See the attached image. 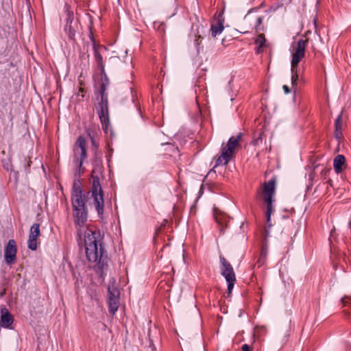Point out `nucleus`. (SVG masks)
<instances>
[{
    "instance_id": "19",
    "label": "nucleus",
    "mask_w": 351,
    "mask_h": 351,
    "mask_svg": "<svg viewBox=\"0 0 351 351\" xmlns=\"http://www.w3.org/2000/svg\"><path fill=\"white\" fill-rule=\"evenodd\" d=\"M265 35L263 34H258L255 40V43L258 45V47L256 48V53H260L263 51V47L265 46Z\"/></svg>"
},
{
    "instance_id": "37",
    "label": "nucleus",
    "mask_w": 351,
    "mask_h": 351,
    "mask_svg": "<svg viewBox=\"0 0 351 351\" xmlns=\"http://www.w3.org/2000/svg\"><path fill=\"white\" fill-rule=\"evenodd\" d=\"M282 88H283L285 93H287V94H288V93H289L291 92V89L287 85H284Z\"/></svg>"
},
{
    "instance_id": "25",
    "label": "nucleus",
    "mask_w": 351,
    "mask_h": 351,
    "mask_svg": "<svg viewBox=\"0 0 351 351\" xmlns=\"http://www.w3.org/2000/svg\"><path fill=\"white\" fill-rule=\"evenodd\" d=\"M263 132H259L258 133H256L254 136V139L252 141V144L254 146L259 145L263 142Z\"/></svg>"
},
{
    "instance_id": "14",
    "label": "nucleus",
    "mask_w": 351,
    "mask_h": 351,
    "mask_svg": "<svg viewBox=\"0 0 351 351\" xmlns=\"http://www.w3.org/2000/svg\"><path fill=\"white\" fill-rule=\"evenodd\" d=\"M71 199H86L85 195L82 192V183L80 179H75L73 181L71 192Z\"/></svg>"
},
{
    "instance_id": "38",
    "label": "nucleus",
    "mask_w": 351,
    "mask_h": 351,
    "mask_svg": "<svg viewBox=\"0 0 351 351\" xmlns=\"http://www.w3.org/2000/svg\"><path fill=\"white\" fill-rule=\"evenodd\" d=\"M328 171H329V170H328V169H323V170H322V173H323L324 175H326V174L327 173V172H328Z\"/></svg>"
},
{
    "instance_id": "18",
    "label": "nucleus",
    "mask_w": 351,
    "mask_h": 351,
    "mask_svg": "<svg viewBox=\"0 0 351 351\" xmlns=\"http://www.w3.org/2000/svg\"><path fill=\"white\" fill-rule=\"evenodd\" d=\"M342 114L343 112H341L335 121V136L337 139H340L342 136V125H343V120H342Z\"/></svg>"
},
{
    "instance_id": "32",
    "label": "nucleus",
    "mask_w": 351,
    "mask_h": 351,
    "mask_svg": "<svg viewBox=\"0 0 351 351\" xmlns=\"http://www.w3.org/2000/svg\"><path fill=\"white\" fill-rule=\"evenodd\" d=\"M341 302L344 306H348V305L351 306V301H350V297L345 296V297L342 298Z\"/></svg>"
},
{
    "instance_id": "29",
    "label": "nucleus",
    "mask_w": 351,
    "mask_h": 351,
    "mask_svg": "<svg viewBox=\"0 0 351 351\" xmlns=\"http://www.w3.org/2000/svg\"><path fill=\"white\" fill-rule=\"evenodd\" d=\"M28 247L32 250H36L37 249V238L29 237Z\"/></svg>"
},
{
    "instance_id": "16",
    "label": "nucleus",
    "mask_w": 351,
    "mask_h": 351,
    "mask_svg": "<svg viewBox=\"0 0 351 351\" xmlns=\"http://www.w3.org/2000/svg\"><path fill=\"white\" fill-rule=\"evenodd\" d=\"M101 83L99 86V93L100 95V99L108 100V93H106L108 86L109 84V80L107 77L106 73L101 74Z\"/></svg>"
},
{
    "instance_id": "40",
    "label": "nucleus",
    "mask_w": 351,
    "mask_h": 351,
    "mask_svg": "<svg viewBox=\"0 0 351 351\" xmlns=\"http://www.w3.org/2000/svg\"><path fill=\"white\" fill-rule=\"evenodd\" d=\"M343 312H344L345 315H346L349 314V313L346 311H344Z\"/></svg>"
},
{
    "instance_id": "20",
    "label": "nucleus",
    "mask_w": 351,
    "mask_h": 351,
    "mask_svg": "<svg viewBox=\"0 0 351 351\" xmlns=\"http://www.w3.org/2000/svg\"><path fill=\"white\" fill-rule=\"evenodd\" d=\"M109 304V312L112 314H114L119 307V298H112L108 299Z\"/></svg>"
},
{
    "instance_id": "26",
    "label": "nucleus",
    "mask_w": 351,
    "mask_h": 351,
    "mask_svg": "<svg viewBox=\"0 0 351 351\" xmlns=\"http://www.w3.org/2000/svg\"><path fill=\"white\" fill-rule=\"evenodd\" d=\"M263 16H258L256 19V24L254 26L256 32H258L260 31L264 30V26L263 25Z\"/></svg>"
},
{
    "instance_id": "3",
    "label": "nucleus",
    "mask_w": 351,
    "mask_h": 351,
    "mask_svg": "<svg viewBox=\"0 0 351 351\" xmlns=\"http://www.w3.org/2000/svg\"><path fill=\"white\" fill-rule=\"evenodd\" d=\"M308 43V38H300L297 41L295 47H293V52L292 53V59L291 62L292 73L291 84L293 86L297 85L298 80V64L305 56L306 48Z\"/></svg>"
},
{
    "instance_id": "33",
    "label": "nucleus",
    "mask_w": 351,
    "mask_h": 351,
    "mask_svg": "<svg viewBox=\"0 0 351 351\" xmlns=\"http://www.w3.org/2000/svg\"><path fill=\"white\" fill-rule=\"evenodd\" d=\"M265 259V255H264L263 253L262 252L260 258H258V260L257 261V263H256V265H258V267H260L263 264Z\"/></svg>"
},
{
    "instance_id": "17",
    "label": "nucleus",
    "mask_w": 351,
    "mask_h": 351,
    "mask_svg": "<svg viewBox=\"0 0 351 351\" xmlns=\"http://www.w3.org/2000/svg\"><path fill=\"white\" fill-rule=\"evenodd\" d=\"M345 163L346 158L343 155L339 154L334 158L333 166L337 173H340L343 171V168L346 166Z\"/></svg>"
},
{
    "instance_id": "4",
    "label": "nucleus",
    "mask_w": 351,
    "mask_h": 351,
    "mask_svg": "<svg viewBox=\"0 0 351 351\" xmlns=\"http://www.w3.org/2000/svg\"><path fill=\"white\" fill-rule=\"evenodd\" d=\"M276 184V178L273 177L268 182L263 184L262 191L263 195V200L266 204V221L269 228L272 226L271 223V215L274 212L273 202H274Z\"/></svg>"
},
{
    "instance_id": "13",
    "label": "nucleus",
    "mask_w": 351,
    "mask_h": 351,
    "mask_svg": "<svg viewBox=\"0 0 351 351\" xmlns=\"http://www.w3.org/2000/svg\"><path fill=\"white\" fill-rule=\"evenodd\" d=\"M224 18L223 14H219L212 22L210 31L213 37L221 34L224 29Z\"/></svg>"
},
{
    "instance_id": "10",
    "label": "nucleus",
    "mask_w": 351,
    "mask_h": 351,
    "mask_svg": "<svg viewBox=\"0 0 351 351\" xmlns=\"http://www.w3.org/2000/svg\"><path fill=\"white\" fill-rule=\"evenodd\" d=\"M17 247L14 239H10L4 250V259L7 264L12 265L16 260Z\"/></svg>"
},
{
    "instance_id": "24",
    "label": "nucleus",
    "mask_w": 351,
    "mask_h": 351,
    "mask_svg": "<svg viewBox=\"0 0 351 351\" xmlns=\"http://www.w3.org/2000/svg\"><path fill=\"white\" fill-rule=\"evenodd\" d=\"M203 27H201V29H199V27L197 28V34L195 35V45H196V47H199L202 42V40L203 39V36H202V33H203Z\"/></svg>"
},
{
    "instance_id": "21",
    "label": "nucleus",
    "mask_w": 351,
    "mask_h": 351,
    "mask_svg": "<svg viewBox=\"0 0 351 351\" xmlns=\"http://www.w3.org/2000/svg\"><path fill=\"white\" fill-rule=\"evenodd\" d=\"M40 235V224L34 223L30 228V232L29 237L37 238Z\"/></svg>"
},
{
    "instance_id": "15",
    "label": "nucleus",
    "mask_w": 351,
    "mask_h": 351,
    "mask_svg": "<svg viewBox=\"0 0 351 351\" xmlns=\"http://www.w3.org/2000/svg\"><path fill=\"white\" fill-rule=\"evenodd\" d=\"M13 316L5 307L1 308V326L9 328L13 323Z\"/></svg>"
},
{
    "instance_id": "35",
    "label": "nucleus",
    "mask_w": 351,
    "mask_h": 351,
    "mask_svg": "<svg viewBox=\"0 0 351 351\" xmlns=\"http://www.w3.org/2000/svg\"><path fill=\"white\" fill-rule=\"evenodd\" d=\"M241 350L242 351H252L250 347L247 344H243L241 346Z\"/></svg>"
},
{
    "instance_id": "28",
    "label": "nucleus",
    "mask_w": 351,
    "mask_h": 351,
    "mask_svg": "<svg viewBox=\"0 0 351 351\" xmlns=\"http://www.w3.org/2000/svg\"><path fill=\"white\" fill-rule=\"evenodd\" d=\"M228 284V296H230L234 284L236 282V278L226 280Z\"/></svg>"
},
{
    "instance_id": "8",
    "label": "nucleus",
    "mask_w": 351,
    "mask_h": 351,
    "mask_svg": "<svg viewBox=\"0 0 351 351\" xmlns=\"http://www.w3.org/2000/svg\"><path fill=\"white\" fill-rule=\"evenodd\" d=\"M64 32L70 40L75 41V36L82 33V27L77 19H75L72 11H66Z\"/></svg>"
},
{
    "instance_id": "9",
    "label": "nucleus",
    "mask_w": 351,
    "mask_h": 351,
    "mask_svg": "<svg viewBox=\"0 0 351 351\" xmlns=\"http://www.w3.org/2000/svg\"><path fill=\"white\" fill-rule=\"evenodd\" d=\"M99 120L101 123L102 128L106 130L108 125L110 123L109 120V110H108V100H101L95 105Z\"/></svg>"
},
{
    "instance_id": "23",
    "label": "nucleus",
    "mask_w": 351,
    "mask_h": 351,
    "mask_svg": "<svg viewBox=\"0 0 351 351\" xmlns=\"http://www.w3.org/2000/svg\"><path fill=\"white\" fill-rule=\"evenodd\" d=\"M88 136H90V141H91V149L93 150V152L95 153H99V152L98 151V148H99V143L98 142H97L94 135H92L90 132H88Z\"/></svg>"
},
{
    "instance_id": "34",
    "label": "nucleus",
    "mask_w": 351,
    "mask_h": 351,
    "mask_svg": "<svg viewBox=\"0 0 351 351\" xmlns=\"http://www.w3.org/2000/svg\"><path fill=\"white\" fill-rule=\"evenodd\" d=\"M89 38H90V40L93 43V47L94 46V44L95 45H99L98 43H96L95 39L94 38L93 33L92 31L90 32Z\"/></svg>"
},
{
    "instance_id": "27",
    "label": "nucleus",
    "mask_w": 351,
    "mask_h": 351,
    "mask_svg": "<svg viewBox=\"0 0 351 351\" xmlns=\"http://www.w3.org/2000/svg\"><path fill=\"white\" fill-rule=\"evenodd\" d=\"M108 299H110L112 298H119V291L117 289H116L114 287H108Z\"/></svg>"
},
{
    "instance_id": "22",
    "label": "nucleus",
    "mask_w": 351,
    "mask_h": 351,
    "mask_svg": "<svg viewBox=\"0 0 351 351\" xmlns=\"http://www.w3.org/2000/svg\"><path fill=\"white\" fill-rule=\"evenodd\" d=\"M216 222L221 226V227H227L228 217L222 214H216L215 215Z\"/></svg>"
},
{
    "instance_id": "41",
    "label": "nucleus",
    "mask_w": 351,
    "mask_h": 351,
    "mask_svg": "<svg viewBox=\"0 0 351 351\" xmlns=\"http://www.w3.org/2000/svg\"><path fill=\"white\" fill-rule=\"evenodd\" d=\"M334 231H335V229L331 231V235H332Z\"/></svg>"
},
{
    "instance_id": "1",
    "label": "nucleus",
    "mask_w": 351,
    "mask_h": 351,
    "mask_svg": "<svg viewBox=\"0 0 351 351\" xmlns=\"http://www.w3.org/2000/svg\"><path fill=\"white\" fill-rule=\"evenodd\" d=\"M99 231L87 227L84 232V241L86 256L88 261L96 263L95 269L99 271L101 275L108 269L109 259L102 243L99 242Z\"/></svg>"
},
{
    "instance_id": "7",
    "label": "nucleus",
    "mask_w": 351,
    "mask_h": 351,
    "mask_svg": "<svg viewBox=\"0 0 351 351\" xmlns=\"http://www.w3.org/2000/svg\"><path fill=\"white\" fill-rule=\"evenodd\" d=\"M239 145L237 140H234V136H231L226 146L222 147L221 154L218 157L215 162L213 169L220 165H227L231 158L235 154V149Z\"/></svg>"
},
{
    "instance_id": "36",
    "label": "nucleus",
    "mask_w": 351,
    "mask_h": 351,
    "mask_svg": "<svg viewBox=\"0 0 351 351\" xmlns=\"http://www.w3.org/2000/svg\"><path fill=\"white\" fill-rule=\"evenodd\" d=\"M242 136L243 134L241 132H239L237 134L236 136H234V140H237V142L239 143V141L241 140Z\"/></svg>"
},
{
    "instance_id": "31",
    "label": "nucleus",
    "mask_w": 351,
    "mask_h": 351,
    "mask_svg": "<svg viewBox=\"0 0 351 351\" xmlns=\"http://www.w3.org/2000/svg\"><path fill=\"white\" fill-rule=\"evenodd\" d=\"M120 62V59L119 57L117 56H112L111 58H110L109 60H108V64H118Z\"/></svg>"
},
{
    "instance_id": "39",
    "label": "nucleus",
    "mask_w": 351,
    "mask_h": 351,
    "mask_svg": "<svg viewBox=\"0 0 351 351\" xmlns=\"http://www.w3.org/2000/svg\"><path fill=\"white\" fill-rule=\"evenodd\" d=\"M31 163H32V161L29 160L28 161V163H27V167L29 168L30 165H31Z\"/></svg>"
},
{
    "instance_id": "6",
    "label": "nucleus",
    "mask_w": 351,
    "mask_h": 351,
    "mask_svg": "<svg viewBox=\"0 0 351 351\" xmlns=\"http://www.w3.org/2000/svg\"><path fill=\"white\" fill-rule=\"evenodd\" d=\"M86 145V138L80 136L73 146V162L76 165L77 171H80L83 162L87 157Z\"/></svg>"
},
{
    "instance_id": "12",
    "label": "nucleus",
    "mask_w": 351,
    "mask_h": 351,
    "mask_svg": "<svg viewBox=\"0 0 351 351\" xmlns=\"http://www.w3.org/2000/svg\"><path fill=\"white\" fill-rule=\"evenodd\" d=\"M221 274L226 280L236 278L232 265L223 256H219Z\"/></svg>"
},
{
    "instance_id": "11",
    "label": "nucleus",
    "mask_w": 351,
    "mask_h": 351,
    "mask_svg": "<svg viewBox=\"0 0 351 351\" xmlns=\"http://www.w3.org/2000/svg\"><path fill=\"white\" fill-rule=\"evenodd\" d=\"M93 49L97 68L100 71V74H105V65L102 57V53L107 51V48L102 45L94 44Z\"/></svg>"
},
{
    "instance_id": "2",
    "label": "nucleus",
    "mask_w": 351,
    "mask_h": 351,
    "mask_svg": "<svg viewBox=\"0 0 351 351\" xmlns=\"http://www.w3.org/2000/svg\"><path fill=\"white\" fill-rule=\"evenodd\" d=\"M101 155V152L94 154V158L92 162L93 168L91 171L92 186L89 192L93 199L95 210L100 219L103 218L104 207V191L99 178V175L102 174L104 169Z\"/></svg>"
},
{
    "instance_id": "5",
    "label": "nucleus",
    "mask_w": 351,
    "mask_h": 351,
    "mask_svg": "<svg viewBox=\"0 0 351 351\" xmlns=\"http://www.w3.org/2000/svg\"><path fill=\"white\" fill-rule=\"evenodd\" d=\"M71 205L74 223L77 229V234L81 237L83 234L82 228L85 226L88 219V208L86 206V199H71Z\"/></svg>"
},
{
    "instance_id": "30",
    "label": "nucleus",
    "mask_w": 351,
    "mask_h": 351,
    "mask_svg": "<svg viewBox=\"0 0 351 351\" xmlns=\"http://www.w3.org/2000/svg\"><path fill=\"white\" fill-rule=\"evenodd\" d=\"M154 27L155 28H157V29L161 33H164L165 32V24L161 23H154Z\"/></svg>"
}]
</instances>
